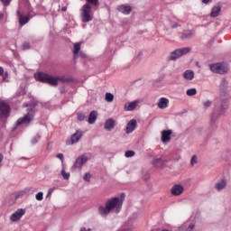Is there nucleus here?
I'll list each match as a JSON object with an SVG mask.
<instances>
[{
    "instance_id": "6",
    "label": "nucleus",
    "mask_w": 231,
    "mask_h": 231,
    "mask_svg": "<svg viewBox=\"0 0 231 231\" xmlns=\"http://www.w3.org/2000/svg\"><path fill=\"white\" fill-rule=\"evenodd\" d=\"M10 113H12V107L5 101H0V120L7 121L10 118Z\"/></svg>"
},
{
    "instance_id": "8",
    "label": "nucleus",
    "mask_w": 231,
    "mask_h": 231,
    "mask_svg": "<svg viewBox=\"0 0 231 231\" xmlns=\"http://www.w3.org/2000/svg\"><path fill=\"white\" fill-rule=\"evenodd\" d=\"M26 214V209L24 208H18L14 213H13L10 217L11 221L15 223L20 221L21 217H23Z\"/></svg>"
},
{
    "instance_id": "20",
    "label": "nucleus",
    "mask_w": 231,
    "mask_h": 231,
    "mask_svg": "<svg viewBox=\"0 0 231 231\" xmlns=\"http://www.w3.org/2000/svg\"><path fill=\"white\" fill-rule=\"evenodd\" d=\"M157 106L159 109H167V107H169V99L166 97H161L157 103Z\"/></svg>"
},
{
    "instance_id": "37",
    "label": "nucleus",
    "mask_w": 231,
    "mask_h": 231,
    "mask_svg": "<svg viewBox=\"0 0 231 231\" xmlns=\"http://www.w3.org/2000/svg\"><path fill=\"white\" fill-rule=\"evenodd\" d=\"M86 5H92V6L98 5V0H86Z\"/></svg>"
},
{
    "instance_id": "14",
    "label": "nucleus",
    "mask_w": 231,
    "mask_h": 231,
    "mask_svg": "<svg viewBox=\"0 0 231 231\" xmlns=\"http://www.w3.org/2000/svg\"><path fill=\"white\" fill-rule=\"evenodd\" d=\"M172 134V130H163L162 132V143H167V142H171V136Z\"/></svg>"
},
{
    "instance_id": "35",
    "label": "nucleus",
    "mask_w": 231,
    "mask_h": 231,
    "mask_svg": "<svg viewBox=\"0 0 231 231\" xmlns=\"http://www.w3.org/2000/svg\"><path fill=\"white\" fill-rule=\"evenodd\" d=\"M41 140V135L37 134L36 136H34L32 141L31 143L32 145H35V143H37L39 141Z\"/></svg>"
},
{
    "instance_id": "30",
    "label": "nucleus",
    "mask_w": 231,
    "mask_h": 231,
    "mask_svg": "<svg viewBox=\"0 0 231 231\" xmlns=\"http://www.w3.org/2000/svg\"><path fill=\"white\" fill-rule=\"evenodd\" d=\"M59 80L60 82H67V83L73 82V79L71 78H65L64 76L58 77V81Z\"/></svg>"
},
{
    "instance_id": "34",
    "label": "nucleus",
    "mask_w": 231,
    "mask_h": 231,
    "mask_svg": "<svg viewBox=\"0 0 231 231\" xmlns=\"http://www.w3.org/2000/svg\"><path fill=\"white\" fill-rule=\"evenodd\" d=\"M79 122H84L86 120V115L84 113H78Z\"/></svg>"
},
{
    "instance_id": "40",
    "label": "nucleus",
    "mask_w": 231,
    "mask_h": 231,
    "mask_svg": "<svg viewBox=\"0 0 231 231\" xmlns=\"http://www.w3.org/2000/svg\"><path fill=\"white\" fill-rule=\"evenodd\" d=\"M31 46H30V42H24L23 44H22V49L23 50H30Z\"/></svg>"
},
{
    "instance_id": "9",
    "label": "nucleus",
    "mask_w": 231,
    "mask_h": 231,
    "mask_svg": "<svg viewBox=\"0 0 231 231\" xmlns=\"http://www.w3.org/2000/svg\"><path fill=\"white\" fill-rule=\"evenodd\" d=\"M219 92L222 97H226V93H228V80H226L225 78L221 79Z\"/></svg>"
},
{
    "instance_id": "49",
    "label": "nucleus",
    "mask_w": 231,
    "mask_h": 231,
    "mask_svg": "<svg viewBox=\"0 0 231 231\" xmlns=\"http://www.w3.org/2000/svg\"><path fill=\"white\" fill-rule=\"evenodd\" d=\"M5 19V13L0 12V21H3Z\"/></svg>"
},
{
    "instance_id": "52",
    "label": "nucleus",
    "mask_w": 231,
    "mask_h": 231,
    "mask_svg": "<svg viewBox=\"0 0 231 231\" xmlns=\"http://www.w3.org/2000/svg\"><path fill=\"white\" fill-rule=\"evenodd\" d=\"M5 156L3 155V153H0V163L3 162Z\"/></svg>"
},
{
    "instance_id": "5",
    "label": "nucleus",
    "mask_w": 231,
    "mask_h": 231,
    "mask_svg": "<svg viewBox=\"0 0 231 231\" xmlns=\"http://www.w3.org/2000/svg\"><path fill=\"white\" fill-rule=\"evenodd\" d=\"M93 156L91 152H85L79 156L72 165V169H82V166L88 163V161Z\"/></svg>"
},
{
    "instance_id": "18",
    "label": "nucleus",
    "mask_w": 231,
    "mask_h": 231,
    "mask_svg": "<svg viewBox=\"0 0 231 231\" xmlns=\"http://www.w3.org/2000/svg\"><path fill=\"white\" fill-rule=\"evenodd\" d=\"M117 10L125 15H129V14H131V12L133 11V8L131 7V5H119L117 7Z\"/></svg>"
},
{
    "instance_id": "45",
    "label": "nucleus",
    "mask_w": 231,
    "mask_h": 231,
    "mask_svg": "<svg viewBox=\"0 0 231 231\" xmlns=\"http://www.w3.org/2000/svg\"><path fill=\"white\" fill-rule=\"evenodd\" d=\"M178 26H180V24H178V23L176 22H171V28H178Z\"/></svg>"
},
{
    "instance_id": "33",
    "label": "nucleus",
    "mask_w": 231,
    "mask_h": 231,
    "mask_svg": "<svg viewBox=\"0 0 231 231\" xmlns=\"http://www.w3.org/2000/svg\"><path fill=\"white\" fill-rule=\"evenodd\" d=\"M43 196L44 193L42 191H40L35 195V199H37V201H42Z\"/></svg>"
},
{
    "instance_id": "16",
    "label": "nucleus",
    "mask_w": 231,
    "mask_h": 231,
    "mask_svg": "<svg viewBox=\"0 0 231 231\" xmlns=\"http://www.w3.org/2000/svg\"><path fill=\"white\" fill-rule=\"evenodd\" d=\"M116 125V121H115V119L113 118H109L106 121L104 129H106V131H111L115 129Z\"/></svg>"
},
{
    "instance_id": "21",
    "label": "nucleus",
    "mask_w": 231,
    "mask_h": 231,
    "mask_svg": "<svg viewBox=\"0 0 231 231\" xmlns=\"http://www.w3.org/2000/svg\"><path fill=\"white\" fill-rule=\"evenodd\" d=\"M228 109V99H221L218 115H223Z\"/></svg>"
},
{
    "instance_id": "15",
    "label": "nucleus",
    "mask_w": 231,
    "mask_h": 231,
    "mask_svg": "<svg viewBox=\"0 0 231 231\" xmlns=\"http://www.w3.org/2000/svg\"><path fill=\"white\" fill-rule=\"evenodd\" d=\"M136 119L130 120L126 125V134H131L134 129H136Z\"/></svg>"
},
{
    "instance_id": "23",
    "label": "nucleus",
    "mask_w": 231,
    "mask_h": 231,
    "mask_svg": "<svg viewBox=\"0 0 231 231\" xmlns=\"http://www.w3.org/2000/svg\"><path fill=\"white\" fill-rule=\"evenodd\" d=\"M98 116V112H97L96 110H93L90 112L89 116H88V124L93 125L95 124V122H97V118Z\"/></svg>"
},
{
    "instance_id": "41",
    "label": "nucleus",
    "mask_w": 231,
    "mask_h": 231,
    "mask_svg": "<svg viewBox=\"0 0 231 231\" xmlns=\"http://www.w3.org/2000/svg\"><path fill=\"white\" fill-rule=\"evenodd\" d=\"M210 106H212V101H210V100H207L206 102L203 103V106L205 109H208V107H210Z\"/></svg>"
},
{
    "instance_id": "50",
    "label": "nucleus",
    "mask_w": 231,
    "mask_h": 231,
    "mask_svg": "<svg viewBox=\"0 0 231 231\" xmlns=\"http://www.w3.org/2000/svg\"><path fill=\"white\" fill-rule=\"evenodd\" d=\"M5 73V69L3 67H0V77Z\"/></svg>"
},
{
    "instance_id": "36",
    "label": "nucleus",
    "mask_w": 231,
    "mask_h": 231,
    "mask_svg": "<svg viewBox=\"0 0 231 231\" xmlns=\"http://www.w3.org/2000/svg\"><path fill=\"white\" fill-rule=\"evenodd\" d=\"M0 3L6 8L12 4V0H0Z\"/></svg>"
},
{
    "instance_id": "17",
    "label": "nucleus",
    "mask_w": 231,
    "mask_h": 231,
    "mask_svg": "<svg viewBox=\"0 0 231 231\" xmlns=\"http://www.w3.org/2000/svg\"><path fill=\"white\" fill-rule=\"evenodd\" d=\"M138 106V101L125 103L124 106L125 111H134Z\"/></svg>"
},
{
    "instance_id": "7",
    "label": "nucleus",
    "mask_w": 231,
    "mask_h": 231,
    "mask_svg": "<svg viewBox=\"0 0 231 231\" xmlns=\"http://www.w3.org/2000/svg\"><path fill=\"white\" fill-rule=\"evenodd\" d=\"M80 11H81L82 23H89V21H93V16H91V5L89 4L83 5Z\"/></svg>"
},
{
    "instance_id": "28",
    "label": "nucleus",
    "mask_w": 231,
    "mask_h": 231,
    "mask_svg": "<svg viewBox=\"0 0 231 231\" xmlns=\"http://www.w3.org/2000/svg\"><path fill=\"white\" fill-rule=\"evenodd\" d=\"M80 51V43H75L73 46L74 59L79 58V52Z\"/></svg>"
},
{
    "instance_id": "24",
    "label": "nucleus",
    "mask_w": 231,
    "mask_h": 231,
    "mask_svg": "<svg viewBox=\"0 0 231 231\" xmlns=\"http://www.w3.org/2000/svg\"><path fill=\"white\" fill-rule=\"evenodd\" d=\"M192 35H193L192 31L187 30V31H184L183 32H180V39H181V41H185L187 39H191Z\"/></svg>"
},
{
    "instance_id": "43",
    "label": "nucleus",
    "mask_w": 231,
    "mask_h": 231,
    "mask_svg": "<svg viewBox=\"0 0 231 231\" xmlns=\"http://www.w3.org/2000/svg\"><path fill=\"white\" fill-rule=\"evenodd\" d=\"M56 158H59V160H60V162H61L62 163H64V154H62V153H58V154L56 155Z\"/></svg>"
},
{
    "instance_id": "51",
    "label": "nucleus",
    "mask_w": 231,
    "mask_h": 231,
    "mask_svg": "<svg viewBox=\"0 0 231 231\" xmlns=\"http://www.w3.org/2000/svg\"><path fill=\"white\" fill-rule=\"evenodd\" d=\"M210 1H212V0H202V3L204 5H208V3H210Z\"/></svg>"
},
{
    "instance_id": "57",
    "label": "nucleus",
    "mask_w": 231,
    "mask_h": 231,
    "mask_svg": "<svg viewBox=\"0 0 231 231\" xmlns=\"http://www.w3.org/2000/svg\"><path fill=\"white\" fill-rule=\"evenodd\" d=\"M88 231H91V229H90V228H88Z\"/></svg>"
},
{
    "instance_id": "46",
    "label": "nucleus",
    "mask_w": 231,
    "mask_h": 231,
    "mask_svg": "<svg viewBox=\"0 0 231 231\" xmlns=\"http://www.w3.org/2000/svg\"><path fill=\"white\" fill-rule=\"evenodd\" d=\"M60 95H64V93H66V88L61 87V88H60Z\"/></svg>"
},
{
    "instance_id": "26",
    "label": "nucleus",
    "mask_w": 231,
    "mask_h": 231,
    "mask_svg": "<svg viewBox=\"0 0 231 231\" xmlns=\"http://www.w3.org/2000/svg\"><path fill=\"white\" fill-rule=\"evenodd\" d=\"M152 165L157 167V169H162L163 165H165V161H163L162 158H157L152 161Z\"/></svg>"
},
{
    "instance_id": "3",
    "label": "nucleus",
    "mask_w": 231,
    "mask_h": 231,
    "mask_svg": "<svg viewBox=\"0 0 231 231\" xmlns=\"http://www.w3.org/2000/svg\"><path fill=\"white\" fill-rule=\"evenodd\" d=\"M209 69L213 73H217L218 75H226L228 71H230V68L228 64L225 62H217L209 65Z\"/></svg>"
},
{
    "instance_id": "39",
    "label": "nucleus",
    "mask_w": 231,
    "mask_h": 231,
    "mask_svg": "<svg viewBox=\"0 0 231 231\" xmlns=\"http://www.w3.org/2000/svg\"><path fill=\"white\" fill-rule=\"evenodd\" d=\"M83 180H84V181L90 182L91 181V174L85 173L84 176H83Z\"/></svg>"
},
{
    "instance_id": "2",
    "label": "nucleus",
    "mask_w": 231,
    "mask_h": 231,
    "mask_svg": "<svg viewBox=\"0 0 231 231\" xmlns=\"http://www.w3.org/2000/svg\"><path fill=\"white\" fill-rule=\"evenodd\" d=\"M37 104L32 103L29 105H26V107H29L27 109L28 113L24 115L23 117H20L17 119L14 125V129H17V127L21 125H30L32 124V121L35 118V107Z\"/></svg>"
},
{
    "instance_id": "32",
    "label": "nucleus",
    "mask_w": 231,
    "mask_h": 231,
    "mask_svg": "<svg viewBox=\"0 0 231 231\" xmlns=\"http://www.w3.org/2000/svg\"><path fill=\"white\" fill-rule=\"evenodd\" d=\"M134 154H135L134 151L128 150L125 152V158H133V156H134Z\"/></svg>"
},
{
    "instance_id": "11",
    "label": "nucleus",
    "mask_w": 231,
    "mask_h": 231,
    "mask_svg": "<svg viewBox=\"0 0 231 231\" xmlns=\"http://www.w3.org/2000/svg\"><path fill=\"white\" fill-rule=\"evenodd\" d=\"M50 77V74L46 72H38L34 74V79L38 82H42V84H46L48 82V78Z\"/></svg>"
},
{
    "instance_id": "42",
    "label": "nucleus",
    "mask_w": 231,
    "mask_h": 231,
    "mask_svg": "<svg viewBox=\"0 0 231 231\" xmlns=\"http://www.w3.org/2000/svg\"><path fill=\"white\" fill-rule=\"evenodd\" d=\"M190 163H191V165H194V164L198 163V156L193 155L191 157Z\"/></svg>"
},
{
    "instance_id": "13",
    "label": "nucleus",
    "mask_w": 231,
    "mask_h": 231,
    "mask_svg": "<svg viewBox=\"0 0 231 231\" xmlns=\"http://www.w3.org/2000/svg\"><path fill=\"white\" fill-rule=\"evenodd\" d=\"M183 190H185V189L181 184H176L172 186L171 193L172 196H181V194H183Z\"/></svg>"
},
{
    "instance_id": "54",
    "label": "nucleus",
    "mask_w": 231,
    "mask_h": 231,
    "mask_svg": "<svg viewBox=\"0 0 231 231\" xmlns=\"http://www.w3.org/2000/svg\"><path fill=\"white\" fill-rule=\"evenodd\" d=\"M54 189L53 188H51L48 191V196H50V194H51V192H53Z\"/></svg>"
},
{
    "instance_id": "47",
    "label": "nucleus",
    "mask_w": 231,
    "mask_h": 231,
    "mask_svg": "<svg viewBox=\"0 0 231 231\" xmlns=\"http://www.w3.org/2000/svg\"><path fill=\"white\" fill-rule=\"evenodd\" d=\"M79 57H81L82 59H86L88 57V54L84 52H79Z\"/></svg>"
},
{
    "instance_id": "19",
    "label": "nucleus",
    "mask_w": 231,
    "mask_h": 231,
    "mask_svg": "<svg viewBox=\"0 0 231 231\" xmlns=\"http://www.w3.org/2000/svg\"><path fill=\"white\" fill-rule=\"evenodd\" d=\"M46 84H49V86L57 88V86H59V78L55 77V76L49 75Z\"/></svg>"
},
{
    "instance_id": "55",
    "label": "nucleus",
    "mask_w": 231,
    "mask_h": 231,
    "mask_svg": "<svg viewBox=\"0 0 231 231\" xmlns=\"http://www.w3.org/2000/svg\"><path fill=\"white\" fill-rule=\"evenodd\" d=\"M67 10H68V7H67V6H63V7L61 8V12H67Z\"/></svg>"
},
{
    "instance_id": "12",
    "label": "nucleus",
    "mask_w": 231,
    "mask_h": 231,
    "mask_svg": "<svg viewBox=\"0 0 231 231\" xmlns=\"http://www.w3.org/2000/svg\"><path fill=\"white\" fill-rule=\"evenodd\" d=\"M17 16L19 17V24L20 26H24V24H28V23H30V14L27 15H23V14H21V11H17L16 12Z\"/></svg>"
},
{
    "instance_id": "29",
    "label": "nucleus",
    "mask_w": 231,
    "mask_h": 231,
    "mask_svg": "<svg viewBox=\"0 0 231 231\" xmlns=\"http://www.w3.org/2000/svg\"><path fill=\"white\" fill-rule=\"evenodd\" d=\"M198 94V90L196 88H189L186 91V95L188 97H194V95Z\"/></svg>"
},
{
    "instance_id": "22",
    "label": "nucleus",
    "mask_w": 231,
    "mask_h": 231,
    "mask_svg": "<svg viewBox=\"0 0 231 231\" xmlns=\"http://www.w3.org/2000/svg\"><path fill=\"white\" fill-rule=\"evenodd\" d=\"M221 13V5L217 4L214 5L211 9L210 17H217Z\"/></svg>"
},
{
    "instance_id": "44",
    "label": "nucleus",
    "mask_w": 231,
    "mask_h": 231,
    "mask_svg": "<svg viewBox=\"0 0 231 231\" xmlns=\"http://www.w3.org/2000/svg\"><path fill=\"white\" fill-rule=\"evenodd\" d=\"M124 199H125V193H121L119 200L121 201V206L124 205Z\"/></svg>"
},
{
    "instance_id": "53",
    "label": "nucleus",
    "mask_w": 231,
    "mask_h": 231,
    "mask_svg": "<svg viewBox=\"0 0 231 231\" xmlns=\"http://www.w3.org/2000/svg\"><path fill=\"white\" fill-rule=\"evenodd\" d=\"M118 231H133V230H131V228H123V229H119Z\"/></svg>"
},
{
    "instance_id": "56",
    "label": "nucleus",
    "mask_w": 231,
    "mask_h": 231,
    "mask_svg": "<svg viewBox=\"0 0 231 231\" xmlns=\"http://www.w3.org/2000/svg\"><path fill=\"white\" fill-rule=\"evenodd\" d=\"M79 231H87V230H86V227H81Z\"/></svg>"
},
{
    "instance_id": "25",
    "label": "nucleus",
    "mask_w": 231,
    "mask_h": 231,
    "mask_svg": "<svg viewBox=\"0 0 231 231\" xmlns=\"http://www.w3.org/2000/svg\"><path fill=\"white\" fill-rule=\"evenodd\" d=\"M183 79H185V80H193L194 79V70L187 69L183 73Z\"/></svg>"
},
{
    "instance_id": "4",
    "label": "nucleus",
    "mask_w": 231,
    "mask_h": 231,
    "mask_svg": "<svg viewBox=\"0 0 231 231\" xmlns=\"http://www.w3.org/2000/svg\"><path fill=\"white\" fill-rule=\"evenodd\" d=\"M191 50L192 49L190 47L176 49L175 51L170 53V55L167 58V60H177V59H180V57H183V55L190 53Z\"/></svg>"
},
{
    "instance_id": "1",
    "label": "nucleus",
    "mask_w": 231,
    "mask_h": 231,
    "mask_svg": "<svg viewBox=\"0 0 231 231\" xmlns=\"http://www.w3.org/2000/svg\"><path fill=\"white\" fill-rule=\"evenodd\" d=\"M114 208L116 214H119L122 210V200H120V198L118 197L108 199L106 202L105 207L99 206L98 212L102 217H107V216L111 213V210Z\"/></svg>"
},
{
    "instance_id": "27",
    "label": "nucleus",
    "mask_w": 231,
    "mask_h": 231,
    "mask_svg": "<svg viewBox=\"0 0 231 231\" xmlns=\"http://www.w3.org/2000/svg\"><path fill=\"white\" fill-rule=\"evenodd\" d=\"M226 187V181L225 180H222L220 182H217L215 186V189L217 190H223Z\"/></svg>"
},
{
    "instance_id": "48",
    "label": "nucleus",
    "mask_w": 231,
    "mask_h": 231,
    "mask_svg": "<svg viewBox=\"0 0 231 231\" xmlns=\"http://www.w3.org/2000/svg\"><path fill=\"white\" fill-rule=\"evenodd\" d=\"M31 189L30 188H26L25 189H23V194H28V192H30Z\"/></svg>"
},
{
    "instance_id": "38",
    "label": "nucleus",
    "mask_w": 231,
    "mask_h": 231,
    "mask_svg": "<svg viewBox=\"0 0 231 231\" xmlns=\"http://www.w3.org/2000/svg\"><path fill=\"white\" fill-rule=\"evenodd\" d=\"M61 176L63 180H69V173H67L65 170L61 171Z\"/></svg>"
},
{
    "instance_id": "10",
    "label": "nucleus",
    "mask_w": 231,
    "mask_h": 231,
    "mask_svg": "<svg viewBox=\"0 0 231 231\" xmlns=\"http://www.w3.org/2000/svg\"><path fill=\"white\" fill-rule=\"evenodd\" d=\"M80 138H82V132L78 130L70 136V140H67L66 143L67 145H73V143H77Z\"/></svg>"
},
{
    "instance_id": "31",
    "label": "nucleus",
    "mask_w": 231,
    "mask_h": 231,
    "mask_svg": "<svg viewBox=\"0 0 231 231\" xmlns=\"http://www.w3.org/2000/svg\"><path fill=\"white\" fill-rule=\"evenodd\" d=\"M105 100H106V102H113V100H115V96L111 93H106L105 96Z\"/></svg>"
}]
</instances>
